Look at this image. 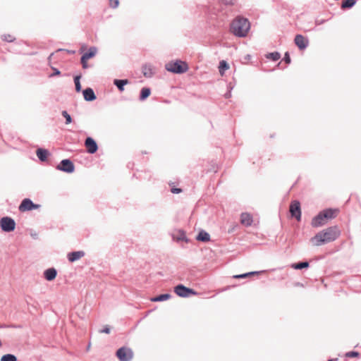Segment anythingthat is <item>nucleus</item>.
<instances>
[{"instance_id":"obj_1","label":"nucleus","mask_w":361,"mask_h":361,"mask_svg":"<svg viewBox=\"0 0 361 361\" xmlns=\"http://www.w3.org/2000/svg\"><path fill=\"white\" fill-rule=\"evenodd\" d=\"M340 234L341 231L337 226H331L317 233L310 239V242L314 246H320L334 241Z\"/></svg>"},{"instance_id":"obj_2","label":"nucleus","mask_w":361,"mask_h":361,"mask_svg":"<svg viewBox=\"0 0 361 361\" xmlns=\"http://www.w3.org/2000/svg\"><path fill=\"white\" fill-rule=\"evenodd\" d=\"M250 28V22L241 16L236 17L231 23V32L237 37H245Z\"/></svg>"},{"instance_id":"obj_3","label":"nucleus","mask_w":361,"mask_h":361,"mask_svg":"<svg viewBox=\"0 0 361 361\" xmlns=\"http://www.w3.org/2000/svg\"><path fill=\"white\" fill-rule=\"evenodd\" d=\"M339 213L338 209H327L322 211L312 220L313 227H319L326 224L329 220L334 219Z\"/></svg>"},{"instance_id":"obj_4","label":"nucleus","mask_w":361,"mask_h":361,"mask_svg":"<svg viewBox=\"0 0 361 361\" xmlns=\"http://www.w3.org/2000/svg\"><path fill=\"white\" fill-rule=\"evenodd\" d=\"M166 69L174 73H183L188 70V66L185 62L177 60L167 63Z\"/></svg>"},{"instance_id":"obj_5","label":"nucleus","mask_w":361,"mask_h":361,"mask_svg":"<svg viewBox=\"0 0 361 361\" xmlns=\"http://www.w3.org/2000/svg\"><path fill=\"white\" fill-rule=\"evenodd\" d=\"M116 355L120 361H130L134 356L133 350L127 347L120 348Z\"/></svg>"},{"instance_id":"obj_6","label":"nucleus","mask_w":361,"mask_h":361,"mask_svg":"<svg viewBox=\"0 0 361 361\" xmlns=\"http://www.w3.org/2000/svg\"><path fill=\"white\" fill-rule=\"evenodd\" d=\"M175 293L182 298L188 297L190 295H197V292L193 289L187 288L182 284H179L174 288Z\"/></svg>"},{"instance_id":"obj_7","label":"nucleus","mask_w":361,"mask_h":361,"mask_svg":"<svg viewBox=\"0 0 361 361\" xmlns=\"http://www.w3.org/2000/svg\"><path fill=\"white\" fill-rule=\"evenodd\" d=\"M0 227L5 232H11L14 231L16 223L14 220L10 217H3L0 220Z\"/></svg>"},{"instance_id":"obj_8","label":"nucleus","mask_w":361,"mask_h":361,"mask_svg":"<svg viewBox=\"0 0 361 361\" xmlns=\"http://www.w3.org/2000/svg\"><path fill=\"white\" fill-rule=\"evenodd\" d=\"M97 49L96 47H90L87 52L85 53L81 57V64L84 69H86L89 67L87 61L90 59H92L97 54Z\"/></svg>"},{"instance_id":"obj_9","label":"nucleus","mask_w":361,"mask_h":361,"mask_svg":"<svg viewBox=\"0 0 361 361\" xmlns=\"http://www.w3.org/2000/svg\"><path fill=\"white\" fill-rule=\"evenodd\" d=\"M39 204H34L30 199H24L19 206V210L22 212L30 211L32 209H37L39 208Z\"/></svg>"},{"instance_id":"obj_10","label":"nucleus","mask_w":361,"mask_h":361,"mask_svg":"<svg viewBox=\"0 0 361 361\" xmlns=\"http://www.w3.org/2000/svg\"><path fill=\"white\" fill-rule=\"evenodd\" d=\"M289 211L293 217H295L298 221L301 219V209L300 204L298 201L294 200L291 202L289 208Z\"/></svg>"},{"instance_id":"obj_11","label":"nucleus","mask_w":361,"mask_h":361,"mask_svg":"<svg viewBox=\"0 0 361 361\" xmlns=\"http://www.w3.org/2000/svg\"><path fill=\"white\" fill-rule=\"evenodd\" d=\"M57 169L67 173H72L74 171L75 167L71 161L69 159H63L57 166Z\"/></svg>"},{"instance_id":"obj_12","label":"nucleus","mask_w":361,"mask_h":361,"mask_svg":"<svg viewBox=\"0 0 361 361\" xmlns=\"http://www.w3.org/2000/svg\"><path fill=\"white\" fill-rule=\"evenodd\" d=\"M294 42L300 50L305 49L308 46L309 43L307 38L305 37L302 35H296Z\"/></svg>"},{"instance_id":"obj_13","label":"nucleus","mask_w":361,"mask_h":361,"mask_svg":"<svg viewBox=\"0 0 361 361\" xmlns=\"http://www.w3.org/2000/svg\"><path fill=\"white\" fill-rule=\"evenodd\" d=\"M85 146L90 154H94L97 152L98 147L96 142L92 137H87L85 141Z\"/></svg>"},{"instance_id":"obj_14","label":"nucleus","mask_w":361,"mask_h":361,"mask_svg":"<svg viewBox=\"0 0 361 361\" xmlns=\"http://www.w3.org/2000/svg\"><path fill=\"white\" fill-rule=\"evenodd\" d=\"M85 255V252L83 251H76L70 252L68 254V259L69 262H73L82 258Z\"/></svg>"},{"instance_id":"obj_15","label":"nucleus","mask_w":361,"mask_h":361,"mask_svg":"<svg viewBox=\"0 0 361 361\" xmlns=\"http://www.w3.org/2000/svg\"><path fill=\"white\" fill-rule=\"evenodd\" d=\"M240 223L245 226H251L252 223V216L248 213H243L240 216Z\"/></svg>"},{"instance_id":"obj_16","label":"nucleus","mask_w":361,"mask_h":361,"mask_svg":"<svg viewBox=\"0 0 361 361\" xmlns=\"http://www.w3.org/2000/svg\"><path fill=\"white\" fill-rule=\"evenodd\" d=\"M83 96L86 101H93L96 99L94 91L91 88H87L83 91Z\"/></svg>"},{"instance_id":"obj_17","label":"nucleus","mask_w":361,"mask_h":361,"mask_svg":"<svg viewBox=\"0 0 361 361\" xmlns=\"http://www.w3.org/2000/svg\"><path fill=\"white\" fill-rule=\"evenodd\" d=\"M57 272L54 268H49L44 271V277L47 281H52L56 276Z\"/></svg>"},{"instance_id":"obj_18","label":"nucleus","mask_w":361,"mask_h":361,"mask_svg":"<svg viewBox=\"0 0 361 361\" xmlns=\"http://www.w3.org/2000/svg\"><path fill=\"white\" fill-rule=\"evenodd\" d=\"M37 157L42 161H44L47 160L49 153L48 150L42 148H39L36 152Z\"/></svg>"},{"instance_id":"obj_19","label":"nucleus","mask_w":361,"mask_h":361,"mask_svg":"<svg viewBox=\"0 0 361 361\" xmlns=\"http://www.w3.org/2000/svg\"><path fill=\"white\" fill-rule=\"evenodd\" d=\"M171 297V295L169 293H166V294H161V295H159L157 297H154V298H152L150 299V300L152 302H161V301H164V300H167L169 299H170Z\"/></svg>"},{"instance_id":"obj_20","label":"nucleus","mask_w":361,"mask_h":361,"mask_svg":"<svg viewBox=\"0 0 361 361\" xmlns=\"http://www.w3.org/2000/svg\"><path fill=\"white\" fill-rule=\"evenodd\" d=\"M197 240L202 242H208L210 240V236L207 232L201 231L197 236Z\"/></svg>"},{"instance_id":"obj_21","label":"nucleus","mask_w":361,"mask_h":361,"mask_svg":"<svg viewBox=\"0 0 361 361\" xmlns=\"http://www.w3.org/2000/svg\"><path fill=\"white\" fill-rule=\"evenodd\" d=\"M114 83L115 85H116V87H118V89L120 90V91H123L124 90V85H127L128 83V80H114Z\"/></svg>"},{"instance_id":"obj_22","label":"nucleus","mask_w":361,"mask_h":361,"mask_svg":"<svg viewBox=\"0 0 361 361\" xmlns=\"http://www.w3.org/2000/svg\"><path fill=\"white\" fill-rule=\"evenodd\" d=\"M356 3L355 0H345L343 1L341 8L343 9L349 8L353 7Z\"/></svg>"},{"instance_id":"obj_23","label":"nucleus","mask_w":361,"mask_h":361,"mask_svg":"<svg viewBox=\"0 0 361 361\" xmlns=\"http://www.w3.org/2000/svg\"><path fill=\"white\" fill-rule=\"evenodd\" d=\"M308 267H309V263L307 262L293 264L291 265V267L295 269H301L303 268H307Z\"/></svg>"},{"instance_id":"obj_24","label":"nucleus","mask_w":361,"mask_h":361,"mask_svg":"<svg viewBox=\"0 0 361 361\" xmlns=\"http://www.w3.org/2000/svg\"><path fill=\"white\" fill-rule=\"evenodd\" d=\"M259 274V272H258V271H251V272H248V273H245V274H243L234 275L233 278L234 279H245L250 276L257 275Z\"/></svg>"},{"instance_id":"obj_25","label":"nucleus","mask_w":361,"mask_h":361,"mask_svg":"<svg viewBox=\"0 0 361 361\" xmlns=\"http://www.w3.org/2000/svg\"><path fill=\"white\" fill-rule=\"evenodd\" d=\"M1 38L3 41L8 42H13L16 39V37L13 35L8 34V33L3 34L1 36Z\"/></svg>"},{"instance_id":"obj_26","label":"nucleus","mask_w":361,"mask_h":361,"mask_svg":"<svg viewBox=\"0 0 361 361\" xmlns=\"http://www.w3.org/2000/svg\"><path fill=\"white\" fill-rule=\"evenodd\" d=\"M219 73L221 75H224V72L229 68L228 64L225 61H221L219 64Z\"/></svg>"},{"instance_id":"obj_27","label":"nucleus","mask_w":361,"mask_h":361,"mask_svg":"<svg viewBox=\"0 0 361 361\" xmlns=\"http://www.w3.org/2000/svg\"><path fill=\"white\" fill-rule=\"evenodd\" d=\"M150 90L147 87H144L141 90L140 99L144 100L150 95Z\"/></svg>"},{"instance_id":"obj_28","label":"nucleus","mask_w":361,"mask_h":361,"mask_svg":"<svg viewBox=\"0 0 361 361\" xmlns=\"http://www.w3.org/2000/svg\"><path fill=\"white\" fill-rule=\"evenodd\" d=\"M1 361H17V358L12 354H6L1 357Z\"/></svg>"},{"instance_id":"obj_29","label":"nucleus","mask_w":361,"mask_h":361,"mask_svg":"<svg viewBox=\"0 0 361 361\" xmlns=\"http://www.w3.org/2000/svg\"><path fill=\"white\" fill-rule=\"evenodd\" d=\"M359 356H360V353L356 351L348 352L344 355V357H348V358L358 357Z\"/></svg>"},{"instance_id":"obj_30","label":"nucleus","mask_w":361,"mask_h":361,"mask_svg":"<svg viewBox=\"0 0 361 361\" xmlns=\"http://www.w3.org/2000/svg\"><path fill=\"white\" fill-rule=\"evenodd\" d=\"M62 116L66 118V124H70L72 122V118L66 111H62Z\"/></svg>"},{"instance_id":"obj_31","label":"nucleus","mask_w":361,"mask_h":361,"mask_svg":"<svg viewBox=\"0 0 361 361\" xmlns=\"http://www.w3.org/2000/svg\"><path fill=\"white\" fill-rule=\"evenodd\" d=\"M268 57L271 59L273 61H277L280 59L281 56L278 52H274L269 54Z\"/></svg>"},{"instance_id":"obj_32","label":"nucleus","mask_w":361,"mask_h":361,"mask_svg":"<svg viewBox=\"0 0 361 361\" xmlns=\"http://www.w3.org/2000/svg\"><path fill=\"white\" fill-rule=\"evenodd\" d=\"M222 4L226 6H233L235 3V0H220Z\"/></svg>"},{"instance_id":"obj_33","label":"nucleus","mask_w":361,"mask_h":361,"mask_svg":"<svg viewBox=\"0 0 361 361\" xmlns=\"http://www.w3.org/2000/svg\"><path fill=\"white\" fill-rule=\"evenodd\" d=\"M111 7L115 8L119 5V0H109Z\"/></svg>"},{"instance_id":"obj_34","label":"nucleus","mask_w":361,"mask_h":361,"mask_svg":"<svg viewBox=\"0 0 361 361\" xmlns=\"http://www.w3.org/2000/svg\"><path fill=\"white\" fill-rule=\"evenodd\" d=\"M178 236L176 237V239L178 240H185V235L184 233V232L181 231H179L178 232ZM174 238H176V235H174Z\"/></svg>"},{"instance_id":"obj_35","label":"nucleus","mask_w":361,"mask_h":361,"mask_svg":"<svg viewBox=\"0 0 361 361\" xmlns=\"http://www.w3.org/2000/svg\"><path fill=\"white\" fill-rule=\"evenodd\" d=\"M147 66L143 67V74L145 76L149 77L152 75V73L147 72Z\"/></svg>"},{"instance_id":"obj_36","label":"nucleus","mask_w":361,"mask_h":361,"mask_svg":"<svg viewBox=\"0 0 361 361\" xmlns=\"http://www.w3.org/2000/svg\"><path fill=\"white\" fill-rule=\"evenodd\" d=\"M181 192H182V190L180 188H171L172 193H180Z\"/></svg>"},{"instance_id":"obj_37","label":"nucleus","mask_w":361,"mask_h":361,"mask_svg":"<svg viewBox=\"0 0 361 361\" xmlns=\"http://www.w3.org/2000/svg\"><path fill=\"white\" fill-rule=\"evenodd\" d=\"M75 90L77 92H80L81 90V85H80V82H75Z\"/></svg>"},{"instance_id":"obj_38","label":"nucleus","mask_w":361,"mask_h":361,"mask_svg":"<svg viewBox=\"0 0 361 361\" xmlns=\"http://www.w3.org/2000/svg\"><path fill=\"white\" fill-rule=\"evenodd\" d=\"M284 59L287 63L290 62V58L288 53H286Z\"/></svg>"},{"instance_id":"obj_39","label":"nucleus","mask_w":361,"mask_h":361,"mask_svg":"<svg viewBox=\"0 0 361 361\" xmlns=\"http://www.w3.org/2000/svg\"><path fill=\"white\" fill-rule=\"evenodd\" d=\"M102 333L105 334H109L110 333V329L107 326H106L103 330L101 331Z\"/></svg>"},{"instance_id":"obj_40","label":"nucleus","mask_w":361,"mask_h":361,"mask_svg":"<svg viewBox=\"0 0 361 361\" xmlns=\"http://www.w3.org/2000/svg\"><path fill=\"white\" fill-rule=\"evenodd\" d=\"M54 73L51 75V76L54 75H59L61 74L60 71L56 68H54Z\"/></svg>"},{"instance_id":"obj_41","label":"nucleus","mask_w":361,"mask_h":361,"mask_svg":"<svg viewBox=\"0 0 361 361\" xmlns=\"http://www.w3.org/2000/svg\"><path fill=\"white\" fill-rule=\"evenodd\" d=\"M80 75L75 76V78H74L75 83L78 82H80Z\"/></svg>"},{"instance_id":"obj_42","label":"nucleus","mask_w":361,"mask_h":361,"mask_svg":"<svg viewBox=\"0 0 361 361\" xmlns=\"http://www.w3.org/2000/svg\"><path fill=\"white\" fill-rule=\"evenodd\" d=\"M147 72L150 73V72H151V70H150L149 68H147Z\"/></svg>"},{"instance_id":"obj_43","label":"nucleus","mask_w":361,"mask_h":361,"mask_svg":"<svg viewBox=\"0 0 361 361\" xmlns=\"http://www.w3.org/2000/svg\"><path fill=\"white\" fill-rule=\"evenodd\" d=\"M84 50V47H81V51Z\"/></svg>"},{"instance_id":"obj_44","label":"nucleus","mask_w":361,"mask_h":361,"mask_svg":"<svg viewBox=\"0 0 361 361\" xmlns=\"http://www.w3.org/2000/svg\"><path fill=\"white\" fill-rule=\"evenodd\" d=\"M329 361H334L333 360H329Z\"/></svg>"}]
</instances>
